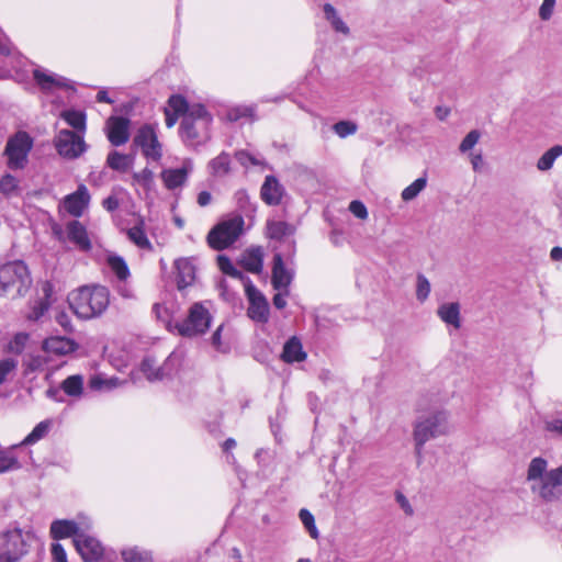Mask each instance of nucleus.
<instances>
[{
    "mask_svg": "<svg viewBox=\"0 0 562 562\" xmlns=\"http://www.w3.org/2000/svg\"><path fill=\"white\" fill-rule=\"evenodd\" d=\"M83 380L80 375H70L61 383L67 395L78 396L82 393Z\"/></svg>",
    "mask_w": 562,
    "mask_h": 562,
    "instance_id": "39",
    "label": "nucleus"
},
{
    "mask_svg": "<svg viewBox=\"0 0 562 562\" xmlns=\"http://www.w3.org/2000/svg\"><path fill=\"white\" fill-rule=\"evenodd\" d=\"M54 143L58 154L68 159L77 158L86 150L83 137L75 131H59Z\"/></svg>",
    "mask_w": 562,
    "mask_h": 562,
    "instance_id": "9",
    "label": "nucleus"
},
{
    "mask_svg": "<svg viewBox=\"0 0 562 562\" xmlns=\"http://www.w3.org/2000/svg\"><path fill=\"white\" fill-rule=\"evenodd\" d=\"M117 293L124 297V299H134L135 294L133 289L130 286V284L125 282H121V284L117 285Z\"/></svg>",
    "mask_w": 562,
    "mask_h": 562,
    "instance_id": "55",
    "label": "nucleus"
},
{
    "mask_svg": "<svg viewBox=\"0 0 562 562\" xmlns=\"http://www.w3.org/2000/svg\"><path fill=\"white\" fill-rule=\"evenodd\" d=\"M50 428V422L49 420H43L38 423L34 429L19 443L14 445L12 448L21 447V446H29L37 442L38 440L43 439L49 431Z\"/></svg>",
    "mask_w": 562,
    "mask_h": 562,
    "instance_id": "32",
    "label": "nucleus"
},
{
    "mask_svg": "<svg viewBox=\"0 0 562 562\" xmlns=\"http://www.w3.org/2000/svg\"><path fill=\"white\" fill-rule=\"evenodd\" d=\"M562 155V145H554L546 150L537 162L540 171H548L552 168L555 159Z\"/></svg>",
    "mask_w": 562,
    "mask_h": 562,
    "instance_id": "34",
    "label": "nucleus"
},
{
    "mask_svg": "<svg viewBox=\"0 0 562 562\" xmlns=\"http://www.w3.org/2000/svg\"><path fill=\"white\" fill-rule=\"evenodd\" d=\"M284 292L283 293H277L274 294L273 299H272V302H273V305L278 308V310H282L285 307L286 305V301L284 299Z\"/></svg>",
    "mask_w": 562,
    "mask_h": 562,
    "instance_id": "64",
    "label": "nucleus"
},
{
    "mask_svg": "<svg viewBox=\"0 0 562 562\" xmlns=\"http://www.w3.org/2000/svg\"><path fill=\"white\" fill-rule=\"evenodd\" d=\"M426 187V178H416V180L402 191L404 201L413 200Z\"/></svg>",
    "mask_w": 562,
    "mask_h": 562,
    "instance_id": "43",
    "label": "nucleus"
},
{
    "mask_svg": "<svg viewBox=\"0 0 562 562\" xmlns=\"http://www.w3.org/2000/svg\"><path fill=\"white\" fill-rule=\"evenodd\" d=\"M153 311L157 319L162 322L169 331L173 333L176 326L172 325L168 308L160 303H156L153 307Z\"/></svg>",
    "mask_w": 562,
    "mask_h": 562,
    "instance_id": "44",
    "label": "nucleus"
},
{
    "mask_svg": "<svg viewBox=\"0 0 562 562\" xmlns=\"http://www.w3.org/2000/svg\"><path fill=\"white\" fill-rule=\"evenodd\" d=\"M231 156L222 151L217 157L209 162L212 176L226 175L229 171Z\"/></svg>",
    "mask_w": 562,
    "mask_h": 562,
    "instance_id": "35",
    "label": "nucleus"
},
{
    "mask_svg": "<svg viewBox=\"0 0 562 562\" xmlns=\"http://www.w3.org/2000/svg\"><path fill=\"white\" fill-rule=\"evenodd\" d=\"M555 0H543L540 8H539V16L542 21H548L551 19L554 7H555Z\"/></svg>",
    "mask_w": 562,
    "mask_h": 562,
    "instance_id": "53",
    "label": "nucleus"
},
{
    "mask_svg": "<svg viewBox=\"0 0 562 562\" xmlns=\"http://www.w3.org/2000/svg\"><path fill=\"white\" fill-rule=\"evenodd\" d=\"M429 292H430V284L428 282V280L419 274L417 277V290H416V295H417V299L419 301H425L428 295H429Z\"/></svg>",
    "mask_w": 562,
    "mask_h": 562,
    "instance_id": "50",
    "label": "nucleus"
},
{
    "mask_svg": "<svg viewBox=\"0 0 562 562\" xmlns=\"http://www.w3.org/2000/svg\"><path fill=\"white\" fill-rule=\"evenodd\" d=\"M480 136L481 134L477 130L470 131L461 140L459 150L461 153H467L472 149L477 144Z\"/></svg>",
    "mask_w": 562,
    "mask_h": 562,
    "instance_id": "45",
    "label": "nucleus"
},
{
    "mask_svg": "<svg viewBox=\"0 0 562 562\" xmlns=\"http://www.w3.org/2000/svg\"><path fill=\"white\" fill-rule=\"evenodd\" d=\"M26 535L14 527L0 533V562H20L29 552Z\"/></svg>",
    "mask_w": 562,
    "mask_h": 562,
    "instance_id": "6",
    "label": "nucleus"
},
{
    "mask_svg": "<svg viewBox=\"0 0 562 562\" xmlns=\"http://www.w3.org/2000/svg\"><path fill=\"white\" fill-rule=\"evenodd\" d=\"M223 327H224V325H220L216 328V330L213 333L212 337H211L212 345H213V347L216 350H221L222 349V330H223Z\"/></svg>",
    "mask_w": 562,
    "mask_h": 562,
    "instance_id": "58",
    "label": "nucleus"
},
{
    "mask_svg": "<svg viewBox=\"0 0 562 562\" xmlns=\"http://www.w3.org/2000/svg\"><path fill=\"white\" fill-rule=\"evenodd\" d=\"M526 479L528 482L539 481L538 494L544 502L558 501L562 495V464L548 471V461L536 457L528 465Z\"/></svg>",
    "mask_w": 562,
    "mask_h": 562,
    "instance_id": "3",
    "label": "nucleus"
},
{
    "mask_svg": "<svg viewBox=\"0 0 562 562\" xmlns=\"http://www.w3.org/2000/svg\"><path fill=\"white\" fill-rule=\"evenodd\" d=\"M52 555L56 562H67L66 551L60 543L52 544Z\"/></svg>",
    "mask_w": 562,
    "mask_h": 562,
    "instance_id": "54",
    "label": "nucleus"
},
{
    "mask_svg": "<svg viewBox=\"0 0 562 562\" xmlns=\"http://www.w3.org/2000/svg\"><path fill=\"white\" fill-rule=\"evenodd\" d=\"M126 235L138 248L145 250L153 249V246L145 233V222L142 217H139L131 228L126 229Z\"/></svg>",
    "mask_w": 562,
    "mask_h": 562,
    "instance_id": "26",
    "label": "nucleus"
},
{
    "mask_svg": "<svg viewBox=\"0 0 562 562\" xmlns=\"http://www.w3.org/2000/svg\"><path fill=\"white\" fill-rule=\"evenodd\" d=\"M61 117L67 122L68 125L74 127L78 132L86 130V115L80 111L69 110L61 113Z\"/></svg>",
    "mask_w": 562,
    "mask_h": 562,
    "instance_id": "36",
    "label": "nucleus"
},
{
    "mask_svg": "<svg viewBox=\"0 0 562 562\" xmlns=\"http://www.w3.org/2000/svg\"><path fill=\"white\" fill-rule=\"evenodd\" d=\"M74 544L86 562H94L103 555V547L99 540L81 532L74 539Z\"/></svg>",
    "mask_w": 562,
    "mask_h": 562,
    "instance_id": "13",
    "label": "nucleus"
},
{
    "mask_svg": "<svg viewBox=\"0 0 562 562\" xmlns=\"http://www.w3.org/2000/svg\"><path fill=\"white\" fill-rule=\"evenodd\" d=\"M48 306L47 304L41 302L38 304V306H35L32 314L30 315V318L36 321L41 316H43V314L47 311Z\"/></svg>",
    "mask_w": 562,
    "mask_h": 562,
    "instance_id": "61",
    "label": "nucleus"
},
{
    "mask_svg": "<svg viewBox=\"0 0 562 562\" xmlns=\"http://www.w3.org/2000/svg\"><path fill=\"white\" fill-rule=\"evenodd\" d=\"M106 265L120 282L127 281V279L131 276V272L123 257L116 254H109L106 256Z\"/></svg>",
    "mask_w": 562,
    "mask_h": 562,
    "instance_id": "29",
    "label": "nucleus"
},
{
    "mask_svg": "<svg viewBox=\"0 0 562 562\" xmlns=\"http://www.w3.org/2000/svg\"><path fill=\"white\" fill-rule=\"evenodd\" d=\"M217 266L224 274H227L234 279H244V274L234 267L232 260L227 256L220 255L217 257Z\"/></svg>",
    "mask_w": 562,
    "mask_h": 562,
    "instance_id": "41",
    "label": "nucleus"
},
{
    "mask_svg": "<svg viewBox=\"0 0 562 562\" xmlns=\"http://www.w3.org/2000/svg\"><path fill=\"white\" fill-rule=\"evenodd\" d=\"M82 531L79 530L77 522L72 520H55L50 525V535L54 539H65L69 537L77 538Z\"/></svg>",
    "mask_w": 562,
    "mask_h": 562,
    "instance_id": "25",
    "label": "nucleus"
},
{
    "mask_svg": "<svg viewBox=\"0 0 562 562\" xmlns=\"http://www.w3.org/2000/svg\"><path fill=\"white\" fill-rule=\"evenodd\" d=\"M69 303L78 317H98L110 304V291L103 285H85L70 294Z\"/></svg>",
    "mask_w": 562,
    "mask_h": 562,
    "instance_id": "2",
    "label": "nucleus"
},
{
    "mask_svg": "<svg viewBox=\"0 0 562 562\" xmlns=\"http://www.w3.org/2000/svg\"><path fill=\"white\" fill-rule=\"evenodd\" d=\"M299 517H300L302 524L304 525V527L306 528V530L308 531L310 536L313 539H317L319 535H318V530L315 525V519H314L313 514L310 510H307L306 508H302L299 513Z\"/></svg>",
    "mask_w": 562,
    "mask_h": 562,
    "instance_id": "42",
    "label": "nucleus"
},
{
    "mask_svg": "<svg viewBox=\"0 0 562 562\" xmlns=\"http://www.w3.org/2000/svg\"><path fill=\"white\" fill-rule=\"evenodd\" d=\"M33 147V138L26 132H18L11 136L5 145L3 155L10 170L23 169L29 161V154Z\"/></svg>",
    "mask_w": 562,
    "mask_h": 562,
    "instance_id": "7",
    "label": "nucleus"
},
{
    "mask_svg": "<svg viewBox=\"0 0 562 562\" xmlns=\"http://www.w3.org/2000/svg\"><path fill=\"white\" fill-rule=\"evenodd\" d=\"M18 367V361L12 358H7L0 360V384L3 383L7 379V375L15 370Z\"/></svg>",
    "mask_w": 562,
    "mask_h": 562,
    "instance_id": "49",
    "label": "nucleus"
},
{
    "mask_svg": "<svg viewBox=\"0 0 562 562\" xmlns=\"http://www.w3.org/2000/svg\"><path fill=\"white\" fill-rule=\"evenodd\" d=\"M134 144L142 148L144 155L151 159L161 156L160 144L158 143L154 128L149 125L142 126L134 137Z\"/></svg>",
    "mask_w": 562,
    "mask_h": 562,
    "instance_id": "12",
    "label": "nucleus"
},
{
    "mask_svg": "<svg viewBox=\"0 0 562 562\" xmlns=\"http://www.w3.org/2000/svg\"><path fill=\"white\" fill-rule=\"evenodd\" d=\"M47 363V359L44 356H30L25 361V368L27 372H35L42 370Z\"/></svg>",
    "mask_w": 562,
    "mask_h": 562,
    "instance_id": "48",
    "label": "nucleus"
},
{
    "mask_svg": "<svg viewBox=\"0 0 562 562\" xmlns=\"http://www.w3.org/2000/svg\"><path fill=\"white\" fill-rule=\"evenodd\" d=\"M349 211L357 218H360V220H367L368 218V210H367L366 205L361 201H359V200H353V201L350 202Z\"/></svg>",
    "mask_w": 562,
    "mask_h": 562,
    "instance_id": "52",
    "label": "nucleus"
},
{
    "mask_svg": "<svg viewBox=\"0 0 562 562\" xmlns=\"http://www.w3.org/2000/svg\"><path fill=\"white\" fill-rule=\"evenodd\" d=\"M471 165L474 170V172H482L484 160L481 154L472 155L471 157Z\"/></svg>",
    "mask_w": 562,
    "mask_h": 562,
    "instance_id": "59",
    "label": "nucleus"
},
{
    "mask_svg": "<svg viewBox=\"0 0 562 562\" xmlns=\"http://www.w3.org/2000/svg\"><path fill=\"white\" fill-rule=\"evenodd\" d=\"M56 321L57 323L64 327V329L66 331H70L71 330V324H70V319L68 317V315L64 312L59 313L57 316H56Z\"/></svg>",
    "mask_w": 562,
    "mask_h": 562,
    "instance_id": "60",
    "label": "nucleus"
},
{
    "mask_svg": "<svg viewBox=\"0 0 562 562\" xmlns=\"http://www.w3.org/2000/svg\"><path fill=\"white\" fill-rule=\"evenodd\" d=\"M292 273L284 267L281 254L273 256L271 284L274 290L284 291L289 294V286L292 282Z\"/></svg>",
    "mask_w": 562,
    "mask_h": 562,
    "instance_id": "17",
    "label": "nucleus"
},
{
    "mask_svg": "<svg viewBox=\"0 0 562 562\" xmlns=\"http://www.w3.org/2000/svg\"><path fill=\"white\" fill-rule=\"evenodd\" d=\"M294 231V226L283 221H268L266 225V236L274 240H281Z\"/></svg>",
    "mask_w": 562,
    "mask_h": 562,
    "instance_id": "28",
    "label": "nucleus"
},
{
    "mask_svg": "<svg viewBox=\"0 0 562 562\" xmlns=\"http://www.w3.org/2000/svg\"><path fill=\"white\" fill-rule=\"evenodd\" d=\"M245 292L249 301L248 317L258 323H267L269 319V304L263 294L250 280H247L245 284Z\"/></svg>",
    "mask_w": 562,
    "mask_h": 562,
    "instance_id": "10",
    "label": "nucleus"
},
{
    "mask_svg": "<svg viewBox=\"0 0 562 562\" xmlns=\"http://www.w3.org/2000/svg\"><path fill=\"white\" fill-rule=\"evenodd\" d=\"M0 192L10 196L18 192V178H1Z\"/></svg>",
    "mask_w": 562,
    "mask_h": 562,
    "instance_id": "47",
    "label": "nucleus"
},
{
    "mask_svg": "<svg viewBox=\"0 0 562 562\" xmlns=\"http://www.w3.org/2000/svg\"><path fill=\"white\" fill-rule=\"evenodd\" d=\"M68 239L83 251L91 249L92 245L86 227L79 221H70L67 226Z\"/></svg>",
    "mask_w": 562,
    "mask_h": 562,
    "instance_id": "21",
    "label": "nucleus"
},
{
    "mask_svg": "<svg viewBox=\"0 0 562 562\" xmlns=\"http://www.w3.org/2000/svg\"><path fill=\"white\" fill-rule=\"evenodd\" d=\"M284 194L283 187L279 183L278 178H266L261 186L260 196L268 205H279Z\"/></svg>",
    "mask_w": 562,
    "mask_h": 562,
    "instance_id": "22",
    "label": "nucleus"
},
{
    "mask_svg": "<svg viewBox=\"0 0 562 562\" xmlns=\"http://www.w3.org/2000/svg\"><path fill=\"white\" fill-rule=\"evenodd\" d=\"M331 128L340 138H346L356 134L358 131V124L351 120H340L336 122Z\"/></svg>",
    "mask_w": 562,
    "mask_h": 562,
    "instance_id": "40",
    "label": "nucleus"
},
{
    "mask_svg": "<svg viewBox=\"0 0 562 562\" xmlns=\"http://www.w3.org/2000/svg\"><path fill=\"white\" fill-rule=\"evenodd\" d=\"M31 284L27 267L16 260L0 267V295H23Z\"/></svg>",
    "mask_w": 562,
    "mask_h": 562,
    "instance_id": "4",
    "label": "nucleus"
},
{
    "mask_svg": "<svg viewBox=\"0 0 562 562\" xmlns=\"http://www.w3.org/2000/svg\"><path fill=\"white\" fill-rule=\"evenodd\" d=\"M324 14L326 20L330 23L331 27L338 32L347 35L349 33L348 25L338 15L336 9L330 3L324 4Z\"/></svg>",
    "mask_w": 562,
    "mask_h": 562,
    "instance_id": "33",
    "label": "nucleus"
},
{
    "mask_svg": "<svg viewBox=\"0 0 562 562\" xmlns=\"http://www.w3.org/2000/svg\"><path fill=\"white\" fill-rule=\"evenodd\" d=\"M130 120L123 116H110L106 121L108 138L113 146H121L130 138Z\"/></svg>",
    "mask_w": 562,
    "mask_h": 562,
    "instance_id": "14",
    "label": "nucleus"
},
{
    "mask_svg": "<svg viewBox=\"0 0 562 562\" xmlns=\"http://www.w3.org/2000/svg\"><path fill=\"white\" fill-rule=\"evenodd\" d=\"M29 340V335L25 333L16 334L9 344V350L14 353H21Z\"/></svg>",
    "mask_w": 562,
    "mask_h": 562,
    "instance_id": "46",
    "label": "nucleus"
},
{
    "mask_svg": "<svg viewBox=\"0 0 562 562\" xmlns=\"http://www.w3.org/2000/svg\"><path fill=\"white\" fill-rule=\"evenodd\" d=\"M307 355L303 350L301 340L296 336H292L283 346L281 359L285 363L302 362Z\"/></svg>",
    "mask_w": 562,
    "mask_h": 562,
    "instance_id": "23",
    "label": "nucleus"
},
{
    "mask_svg": "<svg viewBox=\"0 0 562 562\" xmlns=\"http://www.w3.org/2000/svg\"><path fill=\"white\" fill-rule=\"evenodd\" d=\"M21 463L10 450H0V473L19 470Z\"/></svg>",
    "mask_w": 562,
    "mask_h": 562,
    "instance_id": "37",
    "label": "nucleus"
},
{
    "mask_svg": "<svg viewBox=\"0 0 562 562\" xmlns=\"http://www.w3.org/2000/svg\"><path fill=\"white\" fill-rule=\"evenodd\" d=\"M77 348V344L65 337H50L44 340L43 349L46 352L54 355H68L74 352Z\"/></svg>",
    "mask_w": 562,
    "mask_h": 562,
    "instance_id": "24",
    "label": "nucleus"
},
{
    "mask_svg": "<svg viewBox=\"0 0 562 562\" xmlns=\"http://www.w3.org/2000/svg\"><path fill=\"white\" fill-rule=\"evenodd\" d=\"M440 420L441 416L435 415L434 417L427 419L426 422L418 423L415 426L414 439L416 441V453L419 458L422 456V448L424 443L430 438L437 436V434L441 432L440 430H438Z\"/></svg>",
    "mask_w": 562,
    "mask_h": 562,
    "instance_id": "15",
    "label": "nucleus"
},
{
    "mask_svg": "<svg viewBox=\"0 0 562 562\" xmlns=\"http://www.w3.org/2000/svg\"><path fill=\"white\" fill-rule=\"evenodd\" d=\"M133 158L130 155L120 154L119 151H111L106 158V165L114 171L126 173L130 171Z\"/></svg>",
    "mask_w": 562,
    "mask_h": 562,
    "instance_id": "31",
    "label": "nucleus"
},
{
    "mask_svg": "<svg viewBox=\"0 0 562 562\" xmlns=\"http://www.w3.org/2000/svg\"><path fill=\"white\" fill-rule=\"evenodd\" d=\"M396 499L400 503L401 507L405 510L406 514L412 515L413 509L408 503V501L405 498V496L401 493L396 494Z\"/></svg>",
    "mask_w": 562,
    "mask_h": 562,
    "instance_id": "63",
    "label": "nucleus"
},
{
    "mask_svg": "<svg viewBox=\"0 0 562 562\" xmlns=\"http://www.w3.org/2000/svg\"><path fill=\"white\" fill-rule=\"evenodd\" d=\"M263 256L262 247H250L243 252L239 263L247 272L259 274L263 268Z\"/></svg>",
    "mask_w": 562,
    "mask_h": 562,
    "instance_id": "19",
    "label": "nucleus"
},
{
    "mask_svg": "<svg viewBox=\"0 0 562 562\" xmlns=\"http://www.w3.org/2000/svg\"><path fill=\"white\" fill-rule=\"evenodd\" d=\"M546 430L562 436V419H553L546 423Z\"/></svg>",
    "mask_w": 562,
    "mask_h": 562,
    "instance_id": "57",
    "label": "nucleus"
},
{
    "mask_svg": "<svg viewBox=\"0 0 562 562\" xmlns=\"http://www.w3.org/2000/svg\"><path fill=\"white\" fill-rule=\"evenodd\" d=\"M437 313L442 322L452 325L457 329L460 328V305L458 303L442 304Z\"/></svg>",
    "mask_w": 562,
    "mask_h": 562,
    "instance_id": "30",
    "label": "nucleus"
},
{
    "mask_svg": "<svg viewBox=\"0 0 562 562\" xmlns=\"http://www.w3.org/2000/svg\"><path fill=\"white\" fill-rule=\"evenodd\" d=\"M33 77L36 83L41 87V89L45 92L52 91L55 88H64L67 87V80L63 77H56L50 74H46L42 69H35L33 71Z\"/></svg>",
    "mask_w": 562,
    "mask_h": 562,
    "instance_id": "27",
    "label": "nucleus"
},
{
    "mask_svg": "<svg viewBox=\"0 0 562 562\" xmlns=\"http://www.w3.org/2000/svg\"><path fill=\"white\" fill-rule=\"evenodd\" d=\"M166 124L171 127L176 123V93L168 98V106L165 108Z\"/></svg>",
    "mask_w": 562,
    "mask_h": 562,
    "instance_id": "51",
    "label": "nucleus"
},
{
    "mask_svg": "<svg viewBox=\"0 0 562 562\" xmlns=\"http://www.w3.org/2000/svg\"><path fill=\"white\" fill-rule=\"evenodd\" d=\"M178 134L187 146L195 148L210 139L213 115L188 90H178Z\"/></svg>",
    "mask_w": 562,
    "mask_h": 562,
    "instance_id": "1",
    "label": "nucleus"
},
{
    "mask_svg": "<svg viewBox=\"0 0 562 562\" xmlns=\"http://www.w3.org/2000/svg\"><path fill=\"white\" fill-rule=\"evenodd\" d=\"M89 202V193L86 187L80 186L78 190L64 200L66 211L72 216H81Z\"/></svg>",
    "mask_w": 562,
    "mask_h": 562,
    "instance_id": "20",
    "label": "nucleus"
},
{
    "mask_svg": "<svg viewBox=\"0 0 562 562\" xmlns=\"http://www.w3.org/2000/svg\"><path fill=\"white\" fill-rule=\"evenodd\" d=\"M211 319L210 312L201 303H194L182 325H178V334L188 337L202 335L209 329Z\"/></svg>",
    "mask_w": 562,
    "mask_h": 562,
    "instance_id": "8",
    "label": "nucleus"
},
{
    "mask_svg": "<svg viewBox=\"0 0 562 562\" xmlns=\"http://www.w3.org/2000/svg\"><path fill=\"white\" fill-rule=\"evenodd\" d=\"M244 218L235 216L215 225L207 234V244L214 250H224L232 246L244 229Z\"/></svg>",
    "mask_w": 562,
    "mask_h": 562,
    "instance_id": "5",
    "label": "nucleus"
},
{
    "mask_svg": "<svg viewBox=\"0 0 562 562\" xmlns=\"http://www.w3.org/2000/svg\"><path fill=\"white\" fill-rule=\"evenodd\" d=\"M218 119L225 123H236L243 119L249 120L250 122H255L258 120L257 117V105H233L227 106L217 113Z\"/></svg>",
    "mask_w": 562,
    "mask_h": 562,
    "instance_id": "16",
    "label": "nucleus"
},
{
    "mask_svg": "<svg viewBox=\"0 0 562 562\" xmlns=\"http://www.w3.org/2000/svg\"><path fill=\"white\" fill-rule=\"evenodd\" d=\"M236 161L248 171L267 173L273 172L272 166L265 159V157L257 151L248 149H239L235 151Z\"/></svg>",
    "mask_w": 562,
    "mask_h": 562,
    "instance_id": "11",
    "label": "nucleus"
},
{
    "mask_svg": "<svg viewBox=\"0 0 562 562\" xmlns=\"http://www.w3.org/2000/svg\"><path fill=\"white\" fill-rule=\"evenodd\" d=\"M435 114L438 120L445 121L450 114V109L448 106L437 105L435 108Z\"/></svg>",
    "mask_w": 562,
    "mask_h": 562,
    "instance_id": "62",
    "label": "nucleus"
},
{
    "mask_svg": "<svg viewBox=\"0 0 562 562\" xmlns=\"http://www.w3.org/2000/svg\"><path fill=\"white\" fill-rule=\"evenodd\" d=\"M173 353H171L168 358V360L165 362L164 366L157 367V361L150 357L147 356L143 359L140 363V371L146 375V378L149 381H159L165 379L166 376L170 375L171 369H172V357Z\"/></svg>",
    "mask_w": 562,
    "mask_h": 562,
    "instance_id": "18",
    "label": "nucleus"
},
{
    "mask_svg": "<svg viewBox=\"0 0 562 562\" xmlns=\"http://www.w3.org/2000/svg\"><path fill=\"white\" fill-rule=\"evenodd\" d=\"M102 205L109 212H113L120 206V202L115 195H110L103 200Z\"/></svg>",
    "mask_w": 562,
    "mask_h": 562,
    "instance_id": "56",
    "label": "nucleus"
},
{
    "mask_svg": "<svg viewBox=\"0 0 562 562\" xmlns=\"http://www.w3.org/2000/svg\"><path fill=\"white\" fill-rule=\"evenodd\" d=\"M124 562H154L151 554L146 550L130 548L122 551Z\"/></svg>",
    "mask_w": 562,
    "mask_h": 562,
    "instance_id": "38",
    "label": "nucleus"
}]
</instances>
